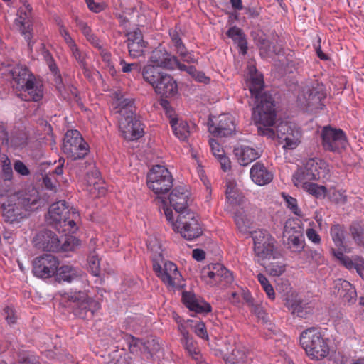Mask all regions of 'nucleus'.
<instances>
[{
  "label": "nucleus",
  "mask_w": 364,
  "mask_h": 364,
  "mask_svg": "<svg viewBox=\"0 0 364 364\" xmlns=\"http://www.w3.org/2000/svg\"><path fill=\"white\" fill-rule=\"evenodd\" d=\"M249 77L247 85L251 93L252 98L255 99L256 106L252 110V117L258 126V133L274 139L277 136V129L274 131L272 127L276 119L274 105L271 95L263 92V76L257 72L255 67L250 66Z\"/></svg>",
  "instance_id": "obj_1"
},
{
  "label": "nucleus",
  "mask_w": 364,
  "mask_h": 364,
  "mask_svg": "<svg viewBox=\"0 0 364 364\" xmlns=\"http://www.w3.org/2000/svg\"><path fill=\"white\" fill-rule=\"evenodd\" d=\"M41 205L38 191L28 188L11 195L2 204V216L6 223L18 225Z\"/></svg>",
  "instance_id": "obj_2"
},
{
  "label": "nucleus",
  "mask_w": 364,
  "mask_h": 364,
  "mask_svg": "<svg viewBox=\"0 0 364 364\" xmlns=\"http://www.w3.org/2000/svg\"><path fill=\"white\" fill-rule=\"evenodd\" d=\"M113 107L117 114L119 129L123 137L127 141H134L144 135L141 122L136 117L132 110L133 102L129 99H117Z\"/></svg>",
  "instance_id": "obj_3"
},
{
  "label": "nucleus",
  "mask_w": 364,
  "mask_h": 364,
  "mask_svg": "<svg viewBox=\"0 0 364 364\" xmlns=\"http://www.w3.org/2000/svg\"><path fill=\"white\" fill-rule=\"evenodd\" d=\"M159 202L162 203V210L164 213L166 220L171 224L175 232H179L181 236L191 240L202 235V228L199 223L198 216L193 212L186 210L177 215L175 219L171 208H168L165 201L159 198Z\"/></svg>",
  "instance_id": "obj_4"
},
{
  "label": "nucleus",
  "mask_w": 364,
  "mask_h": 364,
  "mask_svg": "<svg viewBox=\"0 0 364 364\" xmlns=\"http://www.w3.org/2000/svg\"><path fill=\"white\" fill-rule=\"evenodd\" d=\"M79 213L74 208H69L65 200L53 203L46 217V222L59 232H68L74 233L77 230L76 221L79 219Z\"/></svg>",
  "instance_id": "obj_5"
},
{
  "label": "nucleus",
  "mask_w": 364,
  "mask_h": 364,
  "mask_svg": "<svg viewBox=\"0 0 364 364\" xmlns=\"http://www.w3.org/2000/svg\"><path fill=\"white\" fill-rule=\"evenodd\" d=\"M329 343V339L315 327L302 331L300 336V343L311 360H320L326 358L330 353Z\"/></svg>",
  "instance_id": "obj_6"
},
{
  "label": "nucleus",
  "mask_w": 364,
  "mask_h": 364,
  "mask_svg": "<svg viewBox=\"0 0 364 364\" xmlns=\"http://www.w3.org/2000/svg\"><path fill=\"white\" fill-rule=\"evenodd\" d=\"M60 295L65 301L73 304L74 314L83 319L91 318L100 308L99 302L89 296L85 291H71Z\"/></svg>",
  "instance_id": "obj_7"
},
{
  "label": "nucleus",
  "mask_w": 364,
  "mask_h": 364,
  "mask_svg": "<svg viewBox=\"0 0 364 364\" xmlns=\"http://www.w3.org/2000/svg\"><path fill=\"white\" fill-rule=\"evenodd\" d=\"M329 174L328 164L319 158H311L293 175V183L326 179Z\"/></svg>",
  "instance_id": "obj_8"
},
{
  "label": "nucleus",
  "mask_w": 364,
  "mask_h": 364,
  "mask_svg": "<svg viewBox=\"0 0 364 364\" xmlns=\"http://www.w3.org/2000/svg\"><path fill=\"white\" fill-rule=\"evenodd\" d=\"M254 242V253L257 262L274 258L276 250L275 239L265 230L252 232Z\"/></svg>",
  "instance_id": "obj_9"
},
{
  "label": "nucleus",
  "mask_w": 364,
  "mask_h": 364,
  "mask_svg": "<svg viewBox=\"0 0 364 364\" xmlns=\"http://www.w3.org/2000/svg\"><path fill=\"white\" fill-rule=\"evenodd\" d=\"M147 186L155 194L167 193L173 186V177L164 166H154L147 175Z\"/></svg>",
  "instance_id": "obj_10"
},
{
  "label": "nucleus",
  "mask_w": 364,
  "mask_h": 364,
  "mask_svg": "<svg viewBox=\"0 0 364 364\" xmlns=\"http://www.w3.org/2000/svg\"><path fill=\"white\" fill-rule=\"evenodd\" d=\"M62 149L68 158L77 160L88 153V146L81 134L76 129L68 130L65 134Z\"/></svg>",
  "instance_id": "obj_11"
},
{
  "label": "nucleus",
  "mask_w": 364,
  "mask_h": 364,
  "mask_svg": "<svg viewBox=\"0 0 364 364\" xmlns=\"http://www.w3.org/2000/svg\"><path fill=\"white\" fill-rule=\"evenodd\" d=\"M321 145L324 150L340 153L347 145L345 133L340 129L325 126L321 131Z\"/></svg>",
  "instance_id": "obj_12"
},
{
  "label": "nucleus",
  "mask_w": 364,
  "mask_h": 364,
  "mask_svg": "<svg viewBox=\"0 0 364 364\" xmlns=\"http://www.w3.org/2000/svg\"><path fill=\"white\" fill-rule=\"evenodd\" d=\"M324 85L317 83L315 86L307 87L303 90L302 97H299V101L311 112L322 109L324 104L323 100L326 98Z\"/></svg>",
  "instance_id": "obj_13"
},
{
  "label": "nucleus",
  "mask_w": 364,
  "mask_h": 364,
  "mask_svg": "<svg viewBox=\"0 0 364 364\" xmlns=\"http://www.w3.org/2000/svg\"><path fill=\"white\" fill-rule=\"evenodd\" d=\"M201 278L207 284L211 285L222 282H224V284H229L233 282L232 272L219 263L211 264L203 268Z\"/></svg>",
  "instance_id": "obj_14"
},
{
  "label": "nucleus",
  "mask_w": 364,
  "mask_h": 364,
  "mask_svg": "<svg viewBox=\"0 0 364 364\" xmlns=\"http://www.w3.org/2000/svg\"><path fill=\"white\" fill-rule=\"evenodd\" d=\"M153 267L156 275L167 287H178L182 285V276L173 262L166 261L162 266L154 263Z\"/></svg>",
  "instance_id": "obj_15"
},
{
  "label": "nucleus",
  "mask_w": 364,
  "mask_h": 364,
  "mask_svg": "<svg viewBox=\"0 0 364 364\" xmlns=\"http://www.w3.org/2000/svg\"><path fill=\"white\" fill-rule=\"evenodd\" d=\"M277 137L284 149H294L300 143L301 132L294 124L282 122L277 127Z\"/></svg>",
  "instance_id": "obj_16"
},
{
  "label": "nucleus",
  "mask_w": 364,
  "mask_h": 364,
  "mask_svg": "<svg viewBox=\"0 0 364 364\" xmlns=\"http://www.w3.org/2000/svg\"><path fill=\"white\" fill-rule=\"evenodd\" d=\"M59 262L55 256L45 254L34 259L33 273L38 278H50L55 274Z\"/></svg>",
  "instance_id": "obj_17"
},
{
  "label": "nucleus",
  "mask_w": 364,
  "mask_h": 364,
  "mask_svg": "<svg viewBox=\"0 0 364 364\" xmlns=\"http://www.w3.org/2000/svg\"><path fill=\"white\" fill-rule=\"evenodd\" d=\"M284 235L287 237L288 247L294 252H301L305 245L304 237L299 227H292V222L288 221L284 227Z\"/></svg>",
  "instance_id": "obj_18"
},
{
  "label": "nucleus",
  "mask_w": 364,
  "mask_h": 364,
  "mask_svg": "<svg viewBox=\"0 0 364 364\" xmlns=\"http://www.w3.org/2000/svg\"><path fill=\"white\" fill-rule=\"evenodd\" d=\"M210 132L217 136H228L235 130L233 117L229 114H220L217 121L209 127Z\"/></svg>",
  "instance_id": "obj_19"
},
{
  "label": "nucleus",
  "mask_w": 364,
  "mask_h": 364,
  "mask_svg": "<svg viewBox=\"0 0 364 364\" xmlns=\"http://www.w3.org/2000/svg\"><path fill=\"white\" fill-rule=\"evenodd\" d=\"M31 9L29 6L21 7L18 10L17 18L15 19V26L19 29L21 33L30 44L32 38Z\"/></svg>",
  "instance_id": "obj_20"
},
{
  "label": "nucleus",
  "mask_w": 364,
  "mask_h": 364,
  "mask_svg": "<svg viewBox=\"0 0 364 364\" xmlns=\"http://www.w3.org/2000/svg\"><path fill=\"white\" fill-rule=\"evenodd\" d=\"M182 300L184 305L190 311L197 314H206L212 310L209 303L193 293L188 291L183 292L182 294Z\"/></svg>",
  "instance_id": "obj_21"
},
{
  "label": "nucleus",
  "mask_w": 364,
  "mask_h": 364,
  "mask_svg": "<svg viewBox=\"0 0 364 364\" xmlns=\"http://www.w3.org/2000/svg\"><path fill=\"white\" fill-rule=\"evenodd\" d=\"M59 239L53 231L46 230L37 234L35 242L36 246L46 251L59 252Z\"/></svg>",
  "instance_id": "obj_22"
},
{
  "label": "nucleus",
  "mask_w": 364,
  "mask_h": 364,
  "mask_svg": "<svg viewBox=\"0 0 364 364\" xmlns=\"http://www.w3.org/2000/svg\"><path fill=\"white\" fill-rule=\"evenodd\" d=\"M86 190L92 197H101L106 193V188L98 170L95 169L86 176Z\"/></svg>",
  "instance_id": "obj_23"
},
{
  "label": "nucleus",
  "mask_w": 364,
  "mask_h": 364,
  "mask_svg": "<svg viewBox=\"0 0 364 364\" xmlns=\"http://www.w3.org/2000/svg\"><path fill=\"white\" fill-rule=\"evenodd\" d=\"M127 37L129 55L134 58L143 55L146 45L141 31L137 28L130 31L127 33Z\"/></svg>",
  "instance_id": "obj_24"
},
{
  "label": "nucleus",
  "mask_w": 364,
  "mask_h": 364,
  "mask_svg": "<svg viewBox=\"0 0 364 364\" xmlns=\"http://www.w3.org/2000/svg\"><path fill=\"white\" fill-rule=\"evenodd\" d=\"M168 200L177 215L187 210L188 193L184 188L178 186L173 188L169 195Z\"/></svg>",
  "instance_id": "obj_25"
},
{
  "label": "nucleus",
  "mask_w": 364,
  "mask_h": 364,
  "mask_svg": "<svg viewBox=\"0 0 364 364\" xmlns=\"http://www.w3.org/2000/svg\"><path fill=\"white\" fill-rule=\"evenodd\" d=\"M155 92L166 97L175 95L178 92L177 83L168 74L163 73L154 87Z\"/></svg>",
  "instance_id": "obj_26"
},
{
  "label": "nucleus",
  "mask_w": 364,
  "mask_h": 364,
  "mask_svg": "<svg viewBox=\"0 0 364 364\" xmlns=\"http://www.w3.org/2000/svg\"><path fill=\"white\" fill-rule=\"evenodd\" d=\"M250 175L252 181L258 186L267 185L273 179L272 173L260 162H257L252 166Z\"/></svg>",
  "instance_id": "obj_27"
},
{
  "label": "nucleus",
  "mask_w": 364,
  "mask_h": 364,
  "mask_svg": "<svg viewBox=\"0 0 364 364\" xmlns=\"http://www.w3.org/2000/svg\"><path fill=\"white\" fill-rule=\"evenodd\" d=\"M12 86L17 90L22 91L28 84L35 79L26 68L16 67L11 72Z\"/></svg>",
  "instance_id": "obj_28"
},
{
  "label": "nucleus",
  "mask_w": 364,
  "mask_h": 364,
  "mask_svg": "<svg viewBox=\"0 0 364 364\" xmlns=\"http://www.w3.org/2000/svg\"><path fill=\"white\" fill-rule=\"evenodd\" d=\"M149 61L155 67L164 68L168 69L172 65L176 63L175 56L167 53L166 50L161 48L155 49L149 58Z\"/></svg>",
  "instance_id": "obj_29"
},
{
  "label": "nucleus",
  "mask_w": 364,
  "mask_h": 364,
  "mask_svg": "<svg viewBox=\"0 0 364 364\" xmlns=\"http://www.w3.org/2000/svg\"><path fill=\"white\" fill-rule=\"evenodd\" d=\"M335 287L339 297L343 302L348 304L355 302L357 298L356 290L349 282L339 279L336 280Z\"/></svg>",
  "instance_id": "obj_30"
},
{
  "label": "nucleus",
  "mask_w": 364,
  "mask_h": 364,
  "mask_svg": "<svg viewBox=\"0 0 364 364\" xmlns=\"http://www.w3.org/2000/svg\"><path fill=\"white\" fill-rule=\"evenodd\" d=\"M234 154L241 166H247L260 156L258 151L245 145L235 147L234 149Z\"/></svg>",
  "instance_id": "obj_31"
},
{
  "label": "nucleus",
  "mask_w": 364,
  "mask_h": 364,
  "mask_svg": "<svg viewBox=\"0 0 364 364\" xmlns=\"http://www.w3.org/2000/svg\"><path fill=\"white\" fill-rule=\"evenodd\" d=\"M168 114L169 123L175 136L182 141H186L191 132L188 122L169 112H168Z\"/></svg>",
  "instance_id": "obj_32"
},
{
  "label": "nucleus",
  "mask_w": 364,
  "mask_h": 364,
  "mask_svg": "<svg viewBox=\"0 0 364 364\" xmlns=\"http://www.w3.org/2000/svg\"><path fill=\"white\" fill-rule=\"evenodd\" d=\"M179 329L182 335L181 343L186 351L198 364H200L201 355L196 342L190 337L188 332L183 326H180Z\"/></svg>",
  "instance_id": "obj_33"
},
{
  "label": "nucleus",
  "mask_w": 364,
  "mask_h": 364,
  "mask_svg": "<svg viewBox=\"0 0 364 364\" xmlns=\"http://www.w3.org/2000/svg\"><path fill=\"white\" fill-rule=\"evenodd\" d=\"M55 274L56 281L60 283H71L82 276L81 271L71 265H63L60 267L57 268Z\"/></svg>",
  "instance_id": "obj_34"
},
{
  "label": "nucleus",
  "mask_w": 364,
  "mask_h": 364,
  "mask_svg": "<svg viewBox=\"0 0 364 364\" xmlns=\"http://www.w3.org/2000/svg\"><path fill=\"white\" fill-rule=\"evenodd\" d=\"M294 184L298 188H301L304 191L316 198H324L327 193V188L324 186L311 183V181L294 183Z\"/></svg>",
  "instance_id": "obj_35"
},
{
  "label": "nucleus",
  "mask_w": 364,
  "mask_h": 364,
  "mask_svg": "<svg viewBox=\"0 0 364 364\" xmlns=\"http://www.w3.org/2000/svg\"><path fill=\"white\" fill-rule=\"evenodd\" d=\"M285 305L293 314L299 317H304L306 315V304H304L293 294L286 298Z\"/></svg>",
  "instance_id": "obj_36"
},
{
  "label": "nucleus",
  "mask_w": 364,
  "mask_h": 364,
  "mask_svg": "<svg viewBox=\"0 0 364 364\" xmlns=\"http://www.w3.org/2000/svg\"><path fill=\"white\" fill-rule=\"evenodd\" d=\"M341 264L348 270H355L357 273L364 278V259L359 256H348Z\"/></svg>",
  "instance_id": "obj_37"
},
{
  "label": "nucleus",
  "mask_w": 364,
  "mask_h": 364,
  "mask_svg": "<svg viewBox=\"0 0 364 364\" xmlns=\"http://www.w3.org/2000/svg\"><path fill=\"white\" fill-rule=\"evenodd\" d=\"M64 235L59 239V251H73L80 245V240L75 237L70 235L68 232H63Z\"/></svg>",
  "instance_id": "obj_38"
},
{
  "label": "nucleus",
  "mask_w": 364,
  "mask_h": 364,
  "mask_svg": "<svg viewBox=\"0 0 364 364\" xmlns=\"http://www.w3.org/2000/svg\"><path fill=\"white\" fill-rule=\"evenodd\" d=\"M22 91L27 92L29 95V97L25 99V100H33L37 102L43 97L42 85L37 82L36 78L28 84Z\"/></svg>",
  "instance_id": "obj_39"
},
{
  "label": "nucleus",
  "mask_w": 364,
  "mask_h": 364,
  "mask_svg": "<svg viewBox=\"0 0 364 364\" xmlns=\"http://www.w3.org/2000/svg\"><path fill=\"white\" fill-rule=\"evenodd\" d=\"M164 73H160L156 67L152 65H147L142 70L144 80L154 87L155 85Z\"/></svg>",
  "instance_id": "obj_40"
},
{
  "label": "nucleus",
  "mask_w": 364,
  "mask_h": 364,
  "mask_svg": "<svg viewBox=\"0 0 364 364\" xmlns=\"http://www.w3.org/2000/svg\"><path fill=\"white\" fill-rule=\"evenodd\" d=\"M227 36L238 44L243 55L247 53V42L240 28L236 26L231 27L228 31Z\"/></svg>",
  "instance_id": "obj_41"
},
{
  "label": "nucleus",
  "mask_w": 364,
  "mask_h": 364,
  "mask_svg": "<svg viewBox=\"0 0 364 364\" xmlns=\"http://www.w3.org/2000/svg\"><path fill=\"white\" fill-rule=\"evenodd\" d=\"M226 198L232 205L240 204L242 197L237 193L236 184L233 181H228L226 185Z\"/></svg>",
  "instance_id": "obj_42"
},
{
  "label": "nucleus",
  "mask_w": 364,
  "mask_h": 364,
  "mask_svg": "<svg viewBox=\"0 0 364 364\" xmlns=\"http://www.w3.org/2000/svg\"><path fill=\"white\" fill-rule=\"evenodd\" d=\"M235 222L240 231H245L251 224V219L243 210H237L235 213Z\"/></svg>",
  "instance_id": "obj_43"
},
{
  "label": "nucleus",
  "mask_w": 364,
  "mask_h": 364,
  "mask_svg": "<svg viewBox=\"0 0 364 364\" xmlns=\"http://www.w3.org/2000/svg\"><path fill=\"white\" fill-rule=\"evenodd\" d=\"M126 341L132 353H138L139 352L144 353L145 341L132 336H127Z\"/></svg>",
  "instance_id": "obj_44"
},
{
  "label": "nucleus",
  "mask_w": 364,
  "mask_h": 364,
  "mask_svg": "<svg viewBox=\"0 0 364 364\" xmlns=\"http://www.w3.org/2000/svg\"><path fill=\"white\" fill-rule=\"evenodd\" d=\"M331 235L336 247H342L344 240V230L342 226L338 224L333 225L331 228Z\"/></svg>",
  "instance_id": "obj_45"
},
{
  "label": "nucleus",
  "mask_w": 364,
  "mask_h": 364,
  "mask_svg": "<svg viewBox=\"0 0 364 364\" xmlns=\"http://www.w3.org/2000/svg\"><path fill=\"white\" fill-rule=\"evenodd\" d=\"M257 278L268 298L271 300H274L275 299V292L272 285L266 276L259 273L257 274Z\"/></svg>",
  "instance_id": "obj_46"
},
{
  "label": "nucleus",
  "mask_w": 364,
  "mask_h": 364,
  "mask_svg": "<svg viewBox=\"0 0 364 364\" xmlns=\"http://www.w3.org/2000/svg\"><path fill=\"white\" fill-rule=\"evenodd\" d=\"M72 56L76 60L80 66H84L86 63L87 54L81 50L76 43L69 47Z\"/></svg>",
  "instance_id": "obj_47"
},
{
  "label": "nucleus",
  "mask_w": 364,
  "mask_h": 364,
  "mask_svg": "<svg viewBox=\"0 0 364 364\" xmlns=\"http://www.w3.org/2000/svg\"><path fill=\"white\" fill-rule=\"evenodd\" d=\"M283 198L287 204V208L295 215L300 216L301 215V211L298 207L297 200L296 198L286 195L284 193L282 194Z\"/></svg>",
  "instance_id": "obj_48"
},
{
  "label": "nucleus",
  "mask_w": 364,
  "mask_h": 364,
  "mask_svg": "<svg viewBox=\"0 0 364 364\" xmlns=\"http://www.w3.org/2000/svg\"><path fill=\"white\" fill-rule=\"evenodd\" d=\"M89 268L94 276H98L100 272V259L95 254H92L88 257Z\"/></svg>",
  "instance_id": "obj_49"
},
{
  "label": "nucleus",
  "mask_w": 364,
  "mask_h": 364,
  "mask_svg": "<svg viewBox=\"0 0 364 364\" xmlns=\"http://www.w3.org/2000/svg\"><path fill=\"white\" fill-rule=\"evenodd\" d=\"M159 349L160 345L158 339L151 338L145 341L144 354L146 353L151 356L154 353L159 351Z\"/></svg>",
  "instance_id": "obj_50"
},
{
  "label": "nucleus",
  "mask_w": 364,
  "mask_h": 364,
  "mask_svg": "<svg viewBox=\"0 0 364 364\" xmlns=\"http://www.w3.org/2000/svg\"><path fill=\"white\" fill-rule=\"evenodd\" d=\"M285 271L286 265L282 262H272L268 267V272L273 277H279Z\"/></svg>",
  "instance_id": "obj_51"
},
{
  "label": "nucleus",
  "mask_w": 364,
  "mask_h": 364,
  "mask_svg": "<svg viewBox=\"0 0 364 364\" xmlns=\"http://www.w3.org/2000/svg\"><path fill=\"white\" fill-rule=\"evenodd\" d=\"M182 60L188 63H194L197 61V58L193 52L188 51L186 46H181V48L176 50Z\"/></svg>",
  "instance_id": "obj_52"
},
{
  "label": "nucleus",
  "mask_w": 364,
  "mask_h": 364,
  "mask_svg": "<svg viewBox=\"0 0 364 364\" xmlns=\"http://www.w3.org/2000/svg\"><path fill=\"white\" fill-rule=\"evenodd\" d=\"M2 172L3 176L5 180L11 181L13 178V169L12 166L10 161V159L8 157H5L2 161Z\"/></svg>",
  "instance_id": "obj_53"
},
{
  "label": "nucleus",
  "mask_w": 364,
  "mask_h": 364,
  "mask_svg": "<svg viewBox=\"0 0 364 364\" xmlns=\"http://www.w3.org/2000/svg\"><path fill=\"white\" fill-rule=\"evenodd\" d=\"M105 244L110 249H116L119 245V236L114 232L109 233L105 238Z\"/></svg>",
  "instance_id": "obj_54"
},
{
  "label": "nucleus",
  "mask_w": 364,
  "mask_h": 364,
  "mask_svg": "<svg viewBox=\"0 0 364 364\" xmlns=\"http://www.w3.org/2000/svg\"><path fill=\"white\" fill-rule=\"evenodd\" d=\"M194 332L200 338L208 340V335L207 333V330L205 328V325L203 322L199 321L197 322L194 326Z\"/></svg>",
  "instance_id": "obj_55"
},
{
  "label": "nucleus",
  "mask_w": 364,
  "mask_h": 364,
  "mask_svg": "<svg viewBox=\"0 0 364 364\" xmlns=\"http://www.w3.org/2000/svg\"><path fill=\"white\" fill-rule=\"evenodd\" d=\"M15 171L21 176H27L30 174L28 168L20 160H16L14 163Z\"/></svg>",
  "instance_id": "obj_56"
},
{
  "label": "nucleus",
  "mask_w": 364,
  "mask_h": 364,
  "mask_svg": "<svg viewBox=\"0 0 364 364\" xmlns=\"http://www.w3.org/2000/svg\"><path fill=\"white\" fill-rule=\"evenodd\" d=\"M169 36L171 37V41L173 43L176 50H178L181 48V46H184L185 45L183 43L181 38L179 36L178 32L176 29H171L169 31Z\"/></svg>",
  "instance_id": "obj_57"
},
{
  "label": "nucleus",
  "mask_w": 364,
  "mask_h": 364,
  "mask_svg": "<svg viewBox=\"0 0 364 364\" xmlns=\"http://www.w3.org/2000/svg\"><path fill=\"white\" fill-rule=\"evenodd\" d=\"M88 9L95 13H99L104 10L105 4L100 2H95V0H85Z\"/></svg>",
  "instance_id": "obj_58"
},
{
  "label": "nucleus",
  "mask_w": 364,
  "mask_h": 364,
  "mask_svg": "<svg viewBox=\"0 0 364 364\" xmlns=\"http://www.w3.org/2000/svg\"><path fill=\"white\" fill-rule=\"evenodd\" d=\"M211 151L213 154L218 158L225 154L224 150L221 148L220 145L215 139H210L209 141Z\"/></svg>",
  "instance_id": "obj_59"
},
{
  "label": "nucleus",
  "mask_w": 364,
  "mask_h": 364,
  "mask_svg": "<svg viewBox=\"0 0 364 364\" xmlns=\"http://www.w3.org/2000/svg\"><path fill=\"white\" fill-rule=\"evenodd\" d=\"M353 238L358 245H364V229L356 228L352 232Z\"/></svg>",
  "instance_id": "obj_60"
},
{
  "label": "nucleus",
  "mask_w": 364,
  "mask_h": 364,
  "mask_svg": "<svg viewBox=\"0 0 364 364\" xmlns=\"http://www.w3.org/2000/svg\"><path fill=\"white\" fill-rule=\"evenodd\" d=\"M306 235L309 240L314 244H319L321 242V237L314 228H307Z\"/></svg>",
  "instance_id": "obj_61"
},
{
  "label": "nucleus",
  "mask_w": 364,
  "mask_h": 364,
  "mask_svg": "<svg viewBox=\"0 0 364 364\" xmlns=\"http://www.w3.org/2000/svg\"><path fill=\"white\" fill-rule=\"evenodd\" d=\"M59 32L68 47L75 43V41L72 38L68 31L63 26H60Z\"/></svg>",
  "instance_id": "obj_62"
},
{
  "label": "nucleus",
  "mask_w": 364,
  "mask_h": 364,
  "mask_svg": "<svg viewBox=\"0 0 364 364\" xmlns=\"http://www.w3.org/2000/svg\"><path fill=\"white\" fill-rule=\"evenodd\" d=\"M76 23L77 26L82 31V34L85 36V38H87L92 33L91 28L87 26V23L81 20H77Z\"/></svg>",
  "instance_id": "obj_63"
},
{
  "label": "nucleus",
  "mask_w": 364,
  "mask_h": 364,
  "mask_svg": "<svg viewBox=\"0 0 364 364\" xmlns=\"http://www.w3.org/2000/svg\"><path fill=\"white\" fill-rule=\"evenodd\" d=\"M4 311L7 322L9 324L14 323L16 321V316L15 315L14 310L11 307L6 306Z\"/></svg>",
  "instance_id": "obj_64"
}]
</instances>
